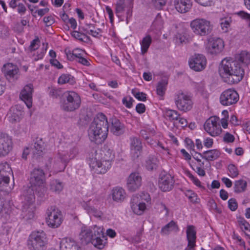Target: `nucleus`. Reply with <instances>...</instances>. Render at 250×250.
Instances as JSON below:
<instances>
[{
  "mask_svg": "<svg viewBox=\"0 0 250 250\" xmlns=\"http://www.w3.org/2000/svg\"><path fill=\"white\" fill-rule=\"evenodd\" d=\"M174 183L173 176L165 171L161 172L159 177L158 186L161 191H170L174 188Z\"/></svg>",
  "mask_w": 250,
  "mask_h": 250,
  "instance_id": "9b49d317",
  "label": "nucleus"
},
{
  "mask_svg": "<svg viewBox=\"0 0 250 250\" xmlns=\"http://www.w3.org/2000/svg\"><path fill=\"white\" fill-rule=\"evenodd\" d=\"M124 0H119L116 5V13L118 16H120L125 10Z\"/></svg>",
  "mask_w": 250,
  "mask_h": 250,
  "instance_id": "a18cd8bd",
  "label": "nucleus"
},
{
  "mask_svg": "<svg viewBox=\"0 0 250 250\" xmlns=\"http://www.w3.org/2000/svg\"><path fill=\"white\" fill-rule=\"evenodd\" d=\"M228 170L229 175L231 178H235L239 174V171L237 167L233 164H230L228 166Z\"/></svg>",
  "mask_w": 250,
  "mask_h": 250,
  "instance_id": "c03bdc74",
  "label": "nucleus"
},
{
  "mask_svg": "<svg viewBox=\"0 0 250 250\" xmlns=\"http://www.w3.org/2000/svg\"><path fill=\"white\" fill-rule=\"evenodd\" d=\"M220 24L222 30L224 32H227L230 25V19H225L222 20Z\"/></svg>",
  "mask_w": 250,
  "mask_h": 250,
  "instance_id": "6e6d98bb",
  "label": "nucleus"
},
{
  "mask_svg": "<svg viewBox=\"0 0 250 250\" xmlns=\"http://www.w3.org/2000/svg\"><path fill=\"white\" fill-rule=\"evenodd\" d=\"M174 101L180 111L187 112L192 108L193 103L191 97L183 92H179L176 95Z\"/></svg>",
  "mask_w": 250,
  "mask_h": 250,
  "instance_id": "9d476101",
  "label": "nucleus"
},
{
  "mask_svg": "<svg viewBox=\"0 0 250 250\" xmlns=\"http://www.w3.org/2000/svg\"><path fill=\"white\" fill-rule=\"evenodd\" d=\"M85 209L89 214H91L98 218L101 217L103 214L101 211L95 208H94L88 206V205H86V206L85 207Z\"/></svg>",
  "mask_w": 250,
  "mask_h": 250,
  "instance_id": "37998d69",
  "label": "nucleus"
},
{
  "mask_svg": "<svg viewBox=\"0 0 250 250\" xmlns=\"http://www.w3.org/2000/svg\"><path fill=\"white\" fill-rule=\"evenodd\" d=\"M108 132V123L106 116L102 113H98L88 129L89 140L96 144H101L106 139Z\"/></svg>",
  "mask_w": 250,
  "mask_h": 250,
  "instance_id": "7ed1b4c3",
  "label": "nucleus"
},
{
  "mask_svg": "<svg viewBox=\"0 0 250 250\" xmlns=\"http://www.w3.org/2000/svg\"><path fill=\"white\" fill-rule=\"evenodd\" d=\"M47 244L46 234L43 231L33 232L29 236L27 246L30 250H44Z\"/></svg>",
  "mask_w": 250,
  "mask_h": 250,
  "instance_id": "0eeeda50",
  "label": "nucleus"
},
{
  "mask_svg": "<svg viewBox=\"0 0 250 250\" xmlns=\"http://www.w3.org/2000/svg\"><path fill=\"white\" fill-rule=\"evenodd\" d=\"M151 134L154 135V131L150 129H142L140 131V136L146 140H149V136Z\"/></svg>",
  "mask_w": 250,
  "mask_h": 250,
  "instance_id": "de8ad7c7",
  "label": "nucleus"
},
{
  "mask_svg": "<svg viewBox=\"0 0 250 250\" xmlns=\"http://www.w3.org/2000/svg\"><path fill=\"white\" fill-rule=\"evenodd\" d=\"M187 175L196 186L201 188H203L199 180L194 177L190 172H188Z\"/></svg>",
  "mask_w": 250,
  "mask_h": 250,
  "instance_id": "4d7b16f0",
  "label": "nucleus"
},
{
  "mask_svg": "<svg viewBox=\"0 0 250 250\" xmlns=\"http://www.w3.org/2000/svg\"><path fill=\"white\" fill-rule=\"evenodd\" d=\"M204 128L207 132L213 137L218 136L222 132L219 118L216 116L211 117L207 120Z\"/></svg>",
  "mask_w": 250,
  "mask_h": 250,
  "instance_id": "ddd939ff",
  "label": "nucleus"
},
{
  "mask_svg": "<svg viewBox=\"0 0 250 250\" xmlns=\"http://www.w3.org/2000/svg\"><path fill=\"white\" fill-rule=\"evenodd\" d=\"M26 11V8L24 5V4L22 3H18V5L17 6V11L21 15H22L25 14Z\"/></svg>",
  "mask_w": 250,
  "mask_h": 250,
  "instance_id": "052dcab7",
  "label": "nucleus"
},
{
  "mask_svg": "<svg viewBox=\"0 0 250 250\" xmlns=\"http://www.w3.org/2000/svg\"><path fill=\"white\" fill-rule=\"evenodd\" d=\"M22 116L23 111L18 105L11 107L7 114V119L12 124L20 122Z\"/></svg>",
  "mask_w": 250,
  "mask_h": 250,
  "instance_id": "5701e85b",
  "label": "nucleus"
},
{
  "mask_svg": "<svg viewBox=\"0 0 250 250\" xmlns=\"http://www.w3.org/2000/svg\"><path fill=\"white\" fill-rule=\"evenodd\" d=\"M34 148L37 154H40L42 152L43 148V143L41 139L34 143Z\"/></svg>",
  "mask_w": 250,
  "mask_h": 250,
  "instance_id": "09e8293b",
  "label": "nucleus"
},
{
  "mask_svg": "<svg viewBox=\"0 0 250 250\" xmlns=\"http://www.w3.org/2000/svg\"><path fill=\"white\" fill-rule=\"evenodd\" d=\"M187 237L188 240V245L186 248H189L192 250H194L196 242V231L193 226H189L187 229Z\"/></svg>",
  "mask_w": 250,
  "mask_h": 250,
  "instance_id": "bb28decb",
  "label": "nucleus"
},
{
  "mask_svg": "<svg viewBox=\"0 0 250 250\" xmlns=\"http://www.w3.org/2000/svg\"><path fill=\"white\" fill-rule=\"evenodd\" d=\"M39 42L40 41L38 38L34 39L31 42V44L29 46V48L31 51H34L38 48L39 45L37 43V42Z\"/></svg>",
  "mask_w": 250,
  "mask_h": 250,
  "instance_id": "680f3d73",
  "label": "nucleus"
},
{
  "mask_svg": "<svg viewBox=\"0 0 250 250\" xmlns=\"http://www.w3.org/2000/svg\"><path fill=\"white\" fill-rule=\"evenodd\" d=\"M62 94V91L57 88H51L49 92V95L52 98H57Z\"/></svg>",
  "mask_w": 250,
  "mask_h": 250,
  "instance_id": "3c124183",
  "label": "nucleus"
},
{
  "mask_svg": "<svg viewBox=\"0 0 250 250\" xmlns=\"http://www.w3.org/2000/svg\"><path fill=\"white\" fill-rule=\"evenodd\" d=\"M239 96L236 90L229 88L224 90L219 97L220 104L224 106L233 105L237 103Z\"/></svg>",
  "mask_w": 250,
  "mask_h": 250,
  "instance_id": "f8f14e48",
  "label": "nucleus"
},
{
  "mask_svg": "<svg viewBox=\"0 0 250 250\" xmlns=\"http://www.w3.org/2000/svg\"><path fill=\"white\" fill-rule=\"evenodd\" d=\"M115 153L108 146H104L98 151L92 152L88 160L91 170L96 174H104L111 167Z\"/></svg>",
  "mask_w": 250,
  "mask_h": 250,
  "instance_id": "f257e3e1",
  "label": "nucleus"
},
{
  "mask_svg": "<svg viewBox=\"0 0 250 250\" xmlns=\"http://www.w3.org/2000/svg\"><path fill=\"white\" fill-rule=\"evenodd\" d=\"M134 100L130 96H126L123 99L122 102L127 108H130L132 106Z\"/></svg>",
  "mask_w": 250,
  "mask_h": 250,
  "instance_id": "864d4df0",
  "label": "nucleus"
},
{
  "mask_svg": "<svg viewBox=\"0 0 250 250\" xmlns=\"http://www.w3.org/2000/svg\"><path fill=\"white\" fill-rule=\"evenodd\" d=\"M229 208L232 211L236 210L238 207L237 203L234 198H231L228 201Z\"/></svg>",
  "mask_w": 250,
  "mask_h": 250,
  "instance_id": "5fc2aeb1",
  "label": "nucleus"
},
{
  "mask_svg": "<svg viewBox=\"0 0 250 250\" xmlns=\"http://www.w3.org/2000/svg\"><path fill=\"white\" fill-rule=\"evenodd\" d=\"M62 153L64 155V157L68 162L71 159H73L78 153V149L76 147L70 148L68 151H62Z\"/></svg>",
  "mask_w": 250,
  "mask_h": 250,
  "instance_id": "ea45409f",
  "label": "nucleus"
},
{
  "mask_svg": "<svg viewBox=\"0 0 250 250\" xmlns=\"http://www.w3.org/2000/svg\"><path fill=\"white\" fill-rule=\"evenodd\" d=\"M178 230V226L174 221L172 220L162 228L161 233L162 235H167L171 231H177Z\"/></svg>",
  "mask_w": 250,
  "mask_h": 250,
  "instance_id": "f704fd0d",
  "label": "nucleus"
},
{
  "mask_svg": "<svg viewBox=\"0 0 250 250\" xmlns=\"http://www.w3.org/2000/svg\"><path fill=\"white\" fill-rule=\"evenodd\" d=\"M189 67L195 71H201L204 70L207 65L206 57L200 54H195L192 56L188 60Z\"/></svg>",
  "mask_w": 250,
  "mask_h": 250,
  "instance_id": "2eb2a0df",
  "label": "nucleus"
},
{
  "mask_svg": "<svg viewBox=\"0 0 250 250\" xmlns=\"http://www.w3.org/2000/svg\"><path fill=\"white\" fill-rule=\"evenodd\" d=\"M46 221L48 226L52 228H57L63 221L62 211L56 206H51L46 211Z\"/></svg>",
  "mask_w": 250,
  "mask_h": 250,
  "instance_id": "6e6552de",
  "label": "nucleus"
},
{
  "mask_svg": "<svg viewBox=\"0 0 250 250\" xmlns=\"http://www.w3.org/2000/svg\"><path fill=\"white\" fill-rule=\"evenodd\" d=\"M92 238L90 243L94 247L102 250L106 244V236L104 235V229L97 226L93 227Z\"/></svg>",
  "mask_w": 250,
  "mask_h": 250,
  "instance_id": "4468645a",
  "label": "nucleus"
},
{
  "mask_svg": "<svg viewBox=\"0 0 250 250\" xmlns=\"http://www.w3.org/2000/svg\"><path fill=\"white\" fill-rule=\"evenodd\" d=\"M142 185V177L138 172L131 173L128 177L127 188L131 192H134Z\"/></svg>",
  "mask_w": 250,
  "mask_h": 250,
  "instance_id": "6ab92c4d",
  "label": "nucleus"
},
{
  "mask_svg": "<svg viewBox=\"0 0 250 250\" xmlns=\"http://www.w3.org/2000/svg\"><path fill=\"white\" fill-rule=\"evenodd\" d=\"M132 7H133V2H132V1H129L128 2V5H127L128 9H127V10L126 11V21L127 22H128V19H129L132 16Z\"/></svg>",
  "mask_w": 250,
  "mask_h": 250,
  "instance_id": "bf43d9fd",
  "label": "nucleus"
},
{
  "mask_svg": "<svg viewBox=\"0 0 250 250\" xmlns=\"http://www.w3.org/2000/svg\"><path fill=\"white\" fill-rule=\"evenodd\" d=\"M247 186V182L243 179L236 181L234 186V191L237 193L243 192L246 190Z\"/></svg>",
  "mask_w": 250,
  "mask_h": 250,
  "instance_id": "4c0bfd02",
  "label": "nucleus"
},
{
  "mask_svg": "<svg viewBox=\"0 0 250 250\" xmlns=\"http://www.w3.org/2000/svg\"><path fill=\"white\" fill-rule=\"evenodd\" d=\"M239 62H242L245 64L249 63L250 60V54L246 51L242 52L237 57Z\"/></svg>",
  "mask_w": 250,
  "mask_h": 250,
  "instance_id": "a19ab883",
  "label": "nucleus"
},
{
  "mask_svg": "<svg viewBox=\"0 0 250 250\" xmlns=\"http://www.w3.org/2000/svg\"><path fill=\"white\" fill-rule=\"evenodd\" d=\"M159 159L154 155H149L146 160L145 167L149 171L156 170L159 165Z\"/></svg>",
  "mask_w": 250,
  "mask_h": 250,
  "instance_id": "c756f323",
  "label": "nucleus"
},
{
  "mask_svg": "<svg viewBox=\"0 0 250 250\" xmlns=\"http://www.w3.org/2000/svg\"><path fill=\"white\" fill-rule=\"evenodd\" d=\"M219 74L224 82L232 84L238 83L242 79L244 71L238 61L225 58L219 66Z\"/></svg>",
  "mask_w": 250,
  "mask_h": 250,
  "instance_id": "f03ea898",
  "label": "nucleus"
},
{
  "mask_svg": "<svg viewBox=\"0 0 250 250\" xmlns=\"http://www.w3.org/2000/svg\"><path fill=\"white\" fill-rule=\"evenodd\" d=\"M71 35L74 38L81 41H82L83 40H84V39H82L83 33L81 32L77 31H74L72 32Z\"/></svg>",
  "mask_w": 250,
  "mask_h": 250,
  "instance_id": "338daca9",
  "label": "nucleus"
},
{
  "mask_svg": "<svg viewBox=\"0 0 250 250\" xmlns=\"http://www.w3.org/2000/svg\"><path fill=\"white\" fill-rule=\"evenodd\" d=\"M24 198L22 208V215L26 220L31 219L34 217L35 207L34 205L35 201V192L33 188H28L24 190L22 193Z\"/></svg>",
  "mask_w": 250,
  "mask_h": 250,
  "instance_id": "39448f33",
  "label": "nucleus"
},
{
  "mask_svg": "<svg viewBox=\"0 0 250 250\" xmlns=\"http://www.w3.org/2000/svg\"><path fill=\"white\" fill-rule=\"evenodd\" d=\"M132 93L139 101H145L146 100V94L145 93L136 92L135 90L133 89Z\"/></svg>",
  "mask_w": 250,
  "mask_h": 250,
  "instance_id": "603ef678",
  "label": "nucleus"
},
{
  "mask_svg": "<svg viewBox=\"0 0 250 250\" xmlns=\"http://www.w3.org/2000/svg\"><path fill=\"white\" fill-rule=\"evenodd\" d=\"M68 162L65 160L61 152H59L57 156L55 158L53 167L57 172L64 170Z\"/></svg>",
  "mask_w": 250,
  "mask_h": 250,
  "instance_id": "b1692460",
  "label": "nucleus"
},
{
  "mask_svg": "<svg viewBox=\"0 0 250 250\" xmlns=\"http://www.w3.org/2000/svg\"><path fill=\"white\" fill-rule=\"evenodd\" d=\"M152 38L149 35H146L140 42L141 47V54H145L147 52V50L152 43Z\"/></svg>",
  "mask_w": 250,
  "mask_h": 250,
  "instance_id": "c9c22d12",
  "label": "nucleus"
},
{
  "mask_svg": "<svg viewBox=\"0 0 250 250\" xmlns=\"http://www.w3.org/2000/svg\"><path fill=\"white\" fill-rule=\"evenodd\" d=\"M13 148V143L7 134L0 133V157L7 155Z\"/></svg>",
  "mask_w": 250,
  "mask_h": 250,
  "instance_id": "a211bd4d",
  "label": "nucleus"
},
{
  "mask_svg": "<svg viewBox=\"0 0 250 250\" xmlns=\"http://www.w3.org/2000/svg\"><path fill=\"white\" fill-rule=\"evenodd\" d=\"M130 205L132 210L137 215L143 214L146 209V204L139 202V198L137 195H134L132 197Z\"/></svg>",
  "mask_w": 250,
  "mask_h": 250,
  "instance_id": "4be33fe9",
  "label": "nucleus"
},
{
  "mask_svg": "<svg viewBox=\"0 0 250 250\" xmlns=\"http://www.w3.org/2000/svg\"><path fill=\"white\" fill-rule=\"evenodd\" d=\"M166 116L169 118L170 120H178L180 114L176 110L168 109L166 111Z\"/></svg>",
  "mask_w": 250,
  "mask_h": 250,
  "instance_id": "79ce46f5",
  "label": "nucleus"
},
{
  "mask_svg": "<svg viewBox=\"0 0 250 250\" xmlns=\"http://www.w3.org/2000/svg\"><path fill=\"white\" fill-rule=\"evenodd\" d=\"M136 112L139 114L144 113L146 111V106L144 104L140 103L136 106Z\"/></svg>",
  "mask_w": 250,
  "mask_h": 250,
  "instance_id": "e2e57ef3",
  "label": "nucleus"
},
{
  "mask_svg": "<svg viewBox=\"0 0 250 250\" xmlns=\"http://www.w3.org/2000/svg\"><path fill=\"white\" fill-rule=\"evenodd\" d=\"M125 126L124 124L121 123L116 118H112L111 120V132L116 136H120L125 132Z\"/></svg>",
  "mask_w": 250,
  "mask_h": 250,
  "instance_id": "a878e982",
  "label": "nucleus"
},
{
  "mask_svg": "<svg viewBox=\"0 0 250 250\" xmlns=\"http://www.w3.org/2000/svg\"><path fill=\"white\" fill-rule=\"evenodd\" d=\"M81 104L80 96L73 91L64 92L60 100V108L65 112H74L80 108Z\"/></svg>",
  "mask_w": 250,
  "mask_h": 250,
  "instance_id": "20e7f679",
  "label": "nucleus"
},
{
  "mask_svg": "<svg viewBox=\"0 0 250 250\" xmlns=\"http://www.w3.org/2000/svg\"><path fill=\"white\" fill-rule=\"evenodd\" d=\"M58 83L60 84H63L66 83L73 84L74 83V77L70 74H62L59 78Z\"/></svg>",
  "mask_w": 250,
  "mask_h": 250,
  "instance_id": "58836bf2",
  "label": "nucleus"
},
{
  "mask_svg": "<svg viewBox=\"0 0 250 250\" xmlns=\"http://www.w3.org/2000/svg\"><path fill=\"white\" fill-rule=\"evenodd\" d=\"M12 174V169L7 162L0 164V188L9 183Z\"/></svg>",
  "mask_w": 250,
  "mask_h": 250,
  "instance_id": "aec40b11",
  "label": "nucleus"
},
{
  "mask_svg": "<svg viewBox=\"0 0 250 250\" xmlns=\"http://www.w3.org/2000/svg\"><path fill=\"white\" fill-rule=\"evenodd\" d=\"M235 14L240 17L241 19L247 21L249 22V26L250 27V14L244 11H240L235 13Z\"/></svg>",
  "mask_w": 250,
  "mask_h": 250,
  "instance_id": "49530a36",
  "label": "nucleus"
},
{
  "mask_svg": "<svg viewBox=\"0 0 250 250\" xmlns=\"http://www.w3.org/2000/svg\"><path fill=\"white\" fill-rule=\"evenodd\" d=\"M112 196L113 200L117 202H122L125 198V192L123 188L116 187L112 190Z\"/></svg>",
  "mask_w": 250,
  "mask_h": 250,
  "instance_id": "473e14b6",
  "label": "nucleus"
},
{
  "mask_svg": "<svg viewBox=\"0 0 250 250\" xmlns=\"http://www.w3.org/2000/svg\"><path fill=\"white\" fill-rule=\"evenodd\" d=\"M50 62L52 65L56 66L58 68H62L63 67L60 62L56 59H51L50 60Z\"/></svg>",
  "mask_w": 250,
  "mask_h": 250,
  "instance_id": "774afa93",
  "label": "nucleus"
},
{
  "mask_svg": "<svg viewBox=\"0 0 250 250\" xmlns=\"http://www.w3.org/2000/svg\"><path fill=\"white\" fill-rule=\"evenodd\" d=\"M43 21L46 23V26H50L54 23V20L52 16H49L45 17L43 18Z\"/></svg>",
  "mask_w": 250,
  "mask_h": 250,
  "instance_id": "69168bd1",
  "label": "nucleus"
},
{
  "mask_svg": "<svg viewBox=\"0 0 250 250\" xmlns=\"http://www.w3.org/2000/svg\"><path fill=\"white\" fill-rule=\"evenodd\" d=\"M234 140V136L229 132L226 133L223 138L224 141L226 143H232Z\"/></svg>",
  "mask_w": 250,
  "mask_h": 250,
  "instance_id": "13d9d810",
  "label": "nucleus"
},
{
  "mask_svg": "<svg viewBox=\"0 0 250 250\" xmlns=\"http://www.w3.org/2000/svg\"><path fill=\"white\" fill-rule=\"evenodd\" d=\"M34 90L33 85L29 83L23 88L20 93V98L25 103L28 108L32 105V94Z\"/></svg>",
  "mask_w": 250,
  "mask_h": 250,
  "instance_id": "412c9836",
  "label": "nucleus"
},
{
  "mask_svg": "<svg viewBox=\"0 0 250 250\" xmlns=\"http://www.w3.org/2000/svg\"><path fill=\"white\" fill-rule=\"evenodd\" d=\"M130 141L131 153L134 154V157L138 158L142 150V142L140 139L136 137H130Z\"/></svg>",
  "mask_w": 250,
  "mask_h": 250,
  "instance_id": "393cba45",
  "label": "nucleus"
},
{
  "mask_svg": "<svg viewBox=\"0 0 250 250\" xmlns=\"http://www.w3.org/2000/svg\"><path fill=\"white\" fill-rule=\"evenodd\" d=\"M224 47V42L221 38H211L208 40L207 50L210 54L216 55L220 53Z\"/></svg>",
  "mask_w": 250,
  "mask_h": 250,
  "instance_id": "f3484780",
  "label": "nucleus"
},
{
  "mask_svg": "<svg viewBox=\"0 0 250 250\" xmlns=\"http://www.w3.org/2000/svg\"><path fill=\"white\" fill-rule=\"evenodd\" d=\"M203 144H204V146H205L207 148H210L213 145V139L209 137H208L204 140Z\"/></svg>",
  "mask_w": 250,
  "mask_h": 250,
  "instance_id": "0e129e2a",
  "label": "nucleus"
},
{
  "mask_svg": "<svg viewBox=\"0 0 250 250\" xmlns=\"http://www.w3.org/2000/svg\"><path fill=\"white\" fill-rule=\"evenodd\" d=\"M93 229H91L85 226L81 228L79 237L82 243L87 244L91 241L93 234Z\"/></svg>",
  "mask_w": 250,
  "mask_h": 250,
  "instance_id": "c85d7f7f",
  "label": "nucleus"
},
{
  "mask_svg": "<svg viewBox=\"0 0 250 250\" xmlns=\"http://www.w3.org/2000/svg\"><path fill=\"white\" fill-rule=\"evenodd\" d=\"M174 5L179 12L185 13L191 8L192 3L190 0H175Z\"/></svg>",
  "mask_w": 250,
  "mask_h": 250,
  "instance_id": "cd10ccee",
  "label": "nucleus"
},
{
  "mask_svg": "<svg viewBox=\"0 0 250 250\" xmlns=\"http://www.w3.org/2000/svg\"><path fill=\"white\" fill-rule=\"evenodd\" d=\"M63 184L58 179L52 180L50 182V190L56 194L60 193L63 188Z\"/></svg>",
  "mask_w": 250,
  "mask_h": 250,
  "instance_id": "72a5a7b5",
  "label": "nucleus"
},
{
  "mask_svg": "<svg viewBox=\"0 0 250 250\" xmlns=\"http://www.w3.org/2000/svg\"><path fill=\"white\" fill-rule=\"evenodd\" d=\"M61 250H78V247L75 242L69 238H63L60 245Z\"/></svg>",
  "mask_w": 250,
  "mask_h": 250,
  "instance_id": "7c9ffc66",
  "label": "nucleus"
},
{
  "mask_svg": "<svg viewBox=\"0 0 250 250\" xmlns=\"http://www.w3.org/2000/svg\"><path fill=\"white\" fill-rule=\"evenodd\" d=\"M190 26L194 34L200 36L208 35L211 32L213 28L210 21L203 18L192 21Z\"/></svg>",
  "mask_w": 250,
  "mask_h": 250,
  "instance_id": "423d86ee",
  "label": "nucleus"
},
{
  "mask_svg": "<svg viewBox=\"0 0 250 250\" xmlns=\"http://www.w3.org/2000/svg\"><path fill=\"white\" fill-rule=\"evenodd\" d=\"M45 181V174L43 170L41 168H34L31 172L30 177V183L31 187H26L24 190H26L28 188H33V192L38 191L39 193V190L43 189L42 186Z\"/></svg>",
  "mask_w": 250,
  "mask_h": 250,
  "instance_id": "1a4fd4ad",
  "label": "nucleus"
},
{
  "mask_svg": "<svg viewBox=\"0 0 250 250\" xmlns=\"http://www.w3.org/2000/svg\"><path fill=\"white\" fill-rule=\"evenodd\" d=\"M2 71L6 79L11 83L16 82L20 77V72L18 67L11 63L4 64Z\"/></svg>",
  "mask_w": 250,
  "mask_h": 250,
  "instance_id": "dca6fc26",
  "label": "nucleus"
},
{
  "mask_svg": "<svg viewBox=\"0 0 250 250\" xmlns=\"http://www.w3.org/2000/svg\"><path fill=\"white\" fill-rule=\"evenodd\" d=\"M167 84L168 81L166 79H163L158 82L156 86V92L159 96L163 97L165 95Z\"/></svg>",
  "mask_w": 250,
  "mask_h": 250,
  "instance_id": "e433bc0d",
  "label": "nucleus"
},
{
  "mask_svg": "<svg viewBox=\"0 0 250 250\" xmlns=\"http://www.w3.org/2000/svg\"><path fill=\"white\" fill-rule=\"evenodd\" d=\"M198 155H200L201 157L207 161H213L217 159L220 156V152L216 149H211L206 151L201 154L200 153H198Z\"/></svg>",
  "mask_w": 250,
  "mask_h": 250,
  "instance_id": "2f4dec72",
  "label": "nucleus"
},
{
  "mask_svg": "<svg viewBox=\"0 0 250 250\" xmlns=\"http://www.w3.org/2000/svg\"><path fill=\"white\" fill-rule=\"evenodd\" d=\"M152 4L158 9H161L166 5V0H151Z\"/></svg>",
  "mask_w": 250,
  "mask_h": 250,
  "instance_id": "8fccbe9b",
  "label": "nucleus"
}]
</instances>
